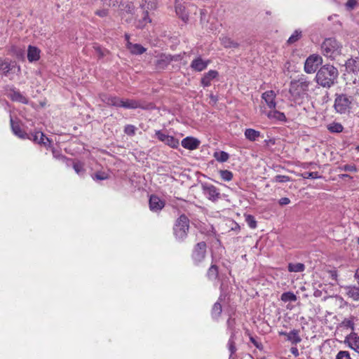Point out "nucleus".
<instances>
[{"mask_svg":"<svg viewBox=\"0 0 359 359\" xmlns=\"http://www.w3.org/2000/svg\"><path fill=\"white\" fill-rule=\"evenodd\" d=\"M95 13V15H98L100 18H104L108 15L109 11H108V9L103 8V9L97 10Z\"/></svg>","mask_w":359,"mask_h":359,"instance_id":"obj_52","label":"nucleus"},{"mask_svg":"<svg viewBox=\"0 0 359 359\" xmlns=\"http://www.w3.org/2000/svg\"><path fill=\"white\" fill-rule=\"evenodd\" d=\"M53 156L56 158H61V159H65V157L60 155V154H57L55 150H53Z\"/></svg>","mask_w":359,"mask_h":359,"instance_id":"obj_59","label":"nucleus"},{"mask_svg":"<svg viewBox=\"0 0 359 359\" xmlns=\"http://www.w3.org/2000/svg\"><path fill=\"white\" fill-rule=\"evenodd\" d=\"M17 63L9 58L0 57V74L8 76L16 68Z\"/></svg>","mask_w":359,"mask_h":359,"instance_id":"obj_8","label":"nucleus"},{"mask_svg":"<svg viewBox=\"0 0 359 359\" xmlns=\"http://www.w3.org/2000/svg\"><path fill=\"white\" fill-rule=\"evenodd\" d=\"M125 39L126 41V44H128V42H130V35L128 34H125Z\"/></svg>","mask_w":359,"mask_h":359,"instance_id":"obj_62","label":"nucleus"},{"mask_svg":"<svg viewBox=\"0 0 359 359\" xmlns=\"http://www.w3.org/2000/svg\"><path fill=\"white\" fill-rule=\"evenodd\" d=\"M358 4L356 0H348L345 4L346 8L348 11L353 10Z\"/></svg>","mask_w":359,"mask_h":359,"instance_id":"obj_51","label":"nucleus"},{"mask_svg":"<svg viewBox=\"0 0 359 359\" xmlns=\"http://www.w3.org/2000/svg\"><path fill=\"white\" fill-rule=\"evenodd\" d=\"M301 176L304 179H318L320 177L318 172H304L301 174Z\"/></svg>","mask_w":359,"mask_h":359,"instance_id":"obj_46","label":"nucleus"},{"mask_svg":"<svg viewBox=\"0 0 359 359\" xmlns=\"http://www.w3.org/2000/svg\"><path fill=\"white\" fill-rule=\"evenodd\" d=\"M280 299L284 302H295L297 300V297L293 292H287L282 294Z\"/></svg>","mask_w":359,"mask_h":359,"instance_id":"obj_37","label":"nucleus"},{"mask_svg":"<svg viewBox=\"0 0 359 359\" xmlns=\"http://www.w3.org/2000/svg\"><path fill=\"white\" fill-rule=\"evenodd\" d=\"M203 191L206 197L212 201H216L220 198L221 194L219 189L212 184H203Z\"/></svg>","mask_w":359,"mask_h":359,"instance_id":"obj_10","label":"nucleus"},{"mask_svg":"<svg viewBox=\"0 0 359 359\" xmlns=\"http://www.w3.org/2000/svg\"><path fill=\"white\" fill-rule=\"evenodd\" d=\"M219 175L221 178L226 182H229L233 179V173L228 170H219Z\"/></svg>","mask_w":359,"mask_h":359,"instance_id":"obj_40","label":"nucleus"},{"mask_svg":"<svg viewBox=\"0 0 359 359\" xmlns=\"http://www.w3.org/2000/svg\"><path fill=\"white\" fill-rule=\"evenodd\" d=\"M10 97L14 100L18 101L22 103H27V98L23 96L20 92L18 91H12L10 93Z\"/></svg>","mask_w":359,"mask_h":359,"instance_id":"obj_31","label":"nucleus"},{"mask_svg":"<svg viewBox=\"0 0 359 359\" xmlns=\"http://www.w3.org/2000/svg\"><path fill=\"white\" fill-rule=\"evenodd\" d=\"M144 3L141 4L143 11L153 10L156 8V0H144Z\"/></svg>","mask_w":359,"mask_h":359,"instance_id":"obj_35","label":"nucleus"},{"mask_svg":"<svg viewBox=\"0 0 359 359\" xmlns=\"http://www.w3.org/2000/svg\"><path fill=\"white\" fill-rule=\"evenodd\" d=\"M345 294L354 301H359V287L355 286H346L344 287Z\"/></svg>","mask_w":359,"mask_h":359,"instance_id":"obj_21","label":"nucleus"},{"mask_svg":"<svg viewBox=\"0 0 359 359\" xmlns=\"http://www.w3.org/2000/svg\"><path fill=\"white\" fill-rule=\"evenodd\" d=\"M355 278L357 280V281L359 283V269H358L355 273Z\"/></svg>","mask_w":359,"mask_h":359,"instance_id":"obj_60","label":"nucleus"},{"mask_svg":"<svg viewBox=\"0 0 359 359\" xmlns=\"http://www.w3.org/2000/svg\"><path fill=\"white\" fill-rule=\"evenodd\" d=\"M108 176L104 172H97L93 177L94 180H103L107 179Z\"/></svg>","mask_w":359,"mask_h":359,"instance_id":"obj_55","label":"nucleus"},{"mask_svg":"<svg viewBox=\"0 0 359 359\" xmlns=\"http://www.w3.org/2000/svg\"><path fill=\"white\" fill-rule=\"evenodd\" d=\"M29 137H30L28 138L29 140H31L38 144H43L44 146H47L48 144H50L49 139L46 137L42 132L39 131L34 134L29 135Z\"/></svg>","mask_w":359,"mask_h":359,"instance_id":"obj_16","label":"nucleus"},{"mask_svg":"<svg viewBox=\"0 0 359 359\" xmlns=\"http://www.w3.org/2000/svg\"><path fill=\"white\" fill-rule=\"evenodd\" d=\"M103 1V4L107 6H116L118 4V0H102Z\"/></svg>","mask_w":359,"mask_h":359,"instance_id":"obj_53","label":"nucleus"},{"mask_svg":"<svg viewBox=\"0 0 359 359\" xmlns=\"http://www.w3.org/2000/svg\"><path fill=\"white\" fill-rule=\"evenodd\" d=\"M304 269L305 266L302 263H290L288 264V271L290 272H302L304 271Z\"/></svg>","mask_w":359,"mask_h":359,"instance_id":"obj_34","label":"nucleus"},{"mask_svg":"<svg viewBox=\"0 0 359 359\" xmlns=\"http://www.w3.org/2000/svg\"><path fill=\"white\" fill-rule=\"evenodd\" d=\"M336 359H351L350 354L346 351H340L336 355Z\"/></svg>","mask_w":359,"mask_h":359,"instance_id":"obj_50","label":"nucleus"},{"mask_svg":"<svg viewBox=\"0 0 359 359\" xmlns=\"http://www.w3.org/2000/svg\"><path fill=\"white\" fill-rule=\"evenodd\" d=\"M339 75L338 70L332 65H323L318 71L316 79L317 83L324 88H330L335 83Z\"/></svg>","mask_w":359,"mask_h":359,"instance_id":"obj_1","label":"nucleus"},{"mask_svg":"<svg viewBox=\"0 0 359 359\" xmlns=\"http://www.w3.org/2000/svg\"><path fill=\"white\" fill-rule=\"evenodd\" d=\"M327 129L331 133H341L342 132L344 127L339 123H332L327 126Z\"/></svg>","mask_w":359,"mask_h":359,"instance_id":"obj_39","label":"nucleus"},{"mask_svg":"<svg viewBox=\"0 0 359 359\" xmlns=\"http://www.w3.org/2000/svg\"><path fill=\"white\" fill-rule=\"evenodd\" d=\"M134 8H135V7H134L133 4L131 2H129L125 5L123 10L126 11L127 13H133Z\"/></svg>","mask_w":359,"mask_h":359,"instance_id":"obj_54","label":"nucleus"},{"mask_svg":"<svg viewBox=\"0 0 359 359\" xmlns=\"http://www.w3.org/2000/svg\"><path fill=\"white\" fill-rule=\"evenodd\" d=\"M155 136L158 140L164 143L169 135L162 130H156L155 133Z\"/></svg>","mask_w":359,"mask_h":359,"instance_id":"obj_48","label":"nucleus"},{"mask_svg":"<svg viewBox=\"0 0 359 359\" xmlns=\"http://www.w3.org/2000/svg\"><path fill=\"white\" fill-rule=\"evenodd\" d=\"M201 142L196 137H187L184 138L182 142V146L187 149L189 150H194L198 148L200 146Z\"/></svg>","mask_w":359,"mask_h":359,"instance_id":"obj_11","label":"nucleus"},{"mask_svg":"<svg viewBox=\"0 0 359 359\" xmlns=\"http://www.w3.org/2000/svg\"><path fill=\"white\" fill-rule=\"evenodd\" d=\"M290 352L295 356V357H297L299 356V350L297 347H292L290 348Z\"/></svg>","mask_w":359,"mask_h":359,"instance_id":"obj_58","label":"nucleus"},{"mask_svg":"<svg viewBox=\"0 0 359 359\" xmlns=\"http://www.w3.org/2000/svg\"><path fill=\"white\" fill-rule=\"evenodd\" d=\"M10 121L12 131L16 136L21 139L30 138L29 135L21 129L18 123L14 122L12 118Z\"/></svg>","mask_w":359,"mask_h":359,"instance_id":"obj_18","label":"nucleus"},{"mask_svg":"<svg viewBox=\"0 0 359 359\" xmlns=\"http://www.w3.org/2000/svg\"><path fill=\"white\" fill-rule=\"evenodd\" d=\"M179 1L180 0H176V13L184 22H187L189 20V15L185 11V7L180 4H178Z\"/></svg>","mask_w":359,"mask_h":359,"instance_id":"obj_26","label":"nucleus"},{"mask_svg":"<svg viewBox=\"0 0 359 359\" xmlns=\"http://www.w3.org/2000/svg\"><path fill=\"white\" fill-rule=\"evenodd\" d=\"M41 50L36 46L29 45L27 48V59L29 62H33L40 59Z\"/></svg>","mask_w":359,"mask_h":359,"instance_id":"obj_17","label":"nucleus"},{"mask_svg":"<svg viewBox=\"0 0 359 359\" xmlns=\"http://www.w3.org/2000/svg\"><path fill=\"white\" fill-rule=\"evenodd\" d=\"M222 306L219 302H216L214 304L212 309V316L214 318H217L222 313Z\"/></svg>","mask_w":359,"mask_h":359,"instance_id":"obj_41","label":"nucleus"},{"mask_svg":"<svg viewBox=\"0 0 359 359\" xmlns=\"http://www.w3.org/2000/svg\"><path fill=\"white\" fill-rule=\"evenodd\" d=\"M342 46L334 38L326 39L321 45L323 54L330 58L339 55Z\"/></svg>","mask_w":359,"mask_h":359,"instance_id":"obj_4","label":"nucleus"},{"mask_svg":"<svg viewBox=\"0 0 359 359\" xmlns=\"http://www.w3.org/2000/svg\"><path fill=\"white\" fill-rule=\"evenodd\" d=\"M353 97L344 93L335 94L334 108L340 114L349 113L353 104Z\"/></svg>","mask_w":359,"mask_h":359,"instance_id":"obj_3","label":"nucleus"},{"mask_svg":"<svg viewBox=\"0 0 359 359\" xmlns=\"http://www.w3.org/2000/svg\"><path fill=\"white\" fill-rule=\"evenodd\" d=\"M228 347H229V350L231 353V354H230V358H231L232 356V355L233 353H235V352L236 351V345H235L234 337H233V332L231 333V337L229 338V340L228 342Z\"/></svg>","mask_w":359,"mask_h":359,"instance_id":"obj_42","label":"nucleus"},{"mask_svg":"<svg viewBox=\"0 0 359 359\" xmlns=\"http://www.w3.org/2000/svg\"><path fill=\"white\" fill-rule=\"evenodd\" d=\"M221 43L226 48H236L239 46V44L232 40L231 38L228 36H222L220 38Z\"/></svg>","mask_w":359,"mask_h":359,"instance_id":"obj_28","label":"nucleus"},{"mask_svg":"<svg viewBox=\"0 0 359 359\" xmlns=\"http://www.w3.org/2000/svg\"><path fill=\"white\" fill-rule=\"evenodd\" d=\"M302 31L299 29L295 30L293 34L290 36V38L287 40L288 44H293L295 42H297L299 39L302 37Z\"/></svg>","mask_w":359,"mask_h":359,"instance_id":"obj_38","label":"nucleus"},{"mask_svg":"<svg viewBox=\"0 0 359 359\" xmlns=\"http://www.w3.org/2000/svg\"><path fill=\"white\" fill-rule=\"evenodd\" d=\"M206 248L207 245L205 242H200L194 245L191 254V259L194 264L198 265L204 260L206 255Z\"/></svg>","mask_w":359,"mask_h":359,"instance_id":"obj_6","label":"nucleus"},{"mask_svg":"<svg viewBox=\"0 0 359 359\" xmlns=\"http://www.w3.org/2000/svg\"><path fill=\"white\" fill-rule=\"evenodd\" d=\"M323 62L322 57L318 55H310L305 62L304 64V71L307 74L314 73L319 65H320Z\"/></svg>","mask_w":359,"mask_h":359,"instance_id":"obj_7","label":"nucleus"},{"mask_svg":"<svg viewBox=\"0 0 359 359\" xmlns=\"http://www.w3.org/2000/svg\"><path fill=\"white\" fill-rule=\"evenodd\" d=\"M344 342L347 344L351 348L356 352H359V336H358L356 333L352 332L346 336Z\"/></svg>","mask_w":359,"mask_h":359,"instance_id":"obj_13","label":"nucleus"},{"mask_svg":"<svg viewBox=\"0 0 359 359\" xmlns=\"http://www.w3.org/2000/svg\"><path fill=\"white\" fill-rule=\"evenodd\" d=\"M290 177H288V176H286V175H276L272 180L271 181L273 182H279V183H283V182H290Z\"/></svg>","mask_w":359,"mask_h":359,"instance_id":"obj_44","label":"nucleus"},{"mask_svg":"<svg viewBox=\"0 0 359 359\" xmlns=\"http://www.w3.org/2000/svg\"><path fill=\"white\" fill-rule=\"evenodd\" d=\"M346 69L348 72L359 73V59L358 57L348 59L346 62Z\"/></svg>","mask_w":359,"mask_h":359,"instance_id":"obj_20","label":"nucleus"},{"mask_svg":"<svg viewBox=\"0 0 359 359\" xmlns=\"http://www.w3.org/2000/svg\"><path fill=\"white\" fill-rule=\"evenodd\" d=\"M164 144L170 147L171 148L176 149L178 147L180 142L179 140L176 139L173 136L169 135L165 140Z\"/></svg>","mask_w":359,"mask_h":359,"instance_id":"obj_36","label":"nucleus"},{"mask_svg":"<svg viewBox=\"0 0 359 359\" xmlns=\"http://www.w3.org/2000/svg\"><path fill=\"white\" fill-rule=\"evenodd\" d=\"M339 176H340L341 178L349 177V175H346V174H343V175H341Z\"/></svg>","mask_w":359,"mask_h":359,"instance_id":"obj_63","label":"nucleus"},{"mask_svg":"<svg viewBox=\"0 0 359 359\" xmlns=\"http://www.w3.org/2000/svg\"><path fill=\"white\" fill-rule=\"evenodd\" d=\"M137 128L133 125H126L124 128V133L129 136H134L136 133Z\"/></svg>","mask_w":359,"mask_h":359,"instance_id":"obj_43","label":"nucleus"},{"mask_svg":"<svg viewBox=\"0 0 359 359\" xmlns=\"http://www.w3.org/2000/svg\"><path fill=\"white\" fill-rule=\"evenodd\" d=\"M149 208L153 212H158L163 209L165 203L157 196L151 195L149 198Z\"/></svg>","mask_w":359,"mask_h":359,"instance_id":"obj_14","label":"nucleus"},{"mask_svg":"<svg viewBox=\"0 0 359 359\" xmlns=\"http://www.w3.org/2000/svg\"><path fill=\"white\" fill-rule=\"evenodd\" d=\"M245 137L250 141H256L260 136V132L252 128H248L245 130Z\"/></svg>","mask_w":359,"mask_h":359,"instance_id":"obj_27","label":"nucleus"},{"mask_svg":"<svg viewBox=\"0 0 359 359\" xmlns=\"http://www.w3.org/2000/svg\"><path fill=\"white\" fill-rule=\"evenodd\" d=\"M245 222L251 229H255L257 227V222L252 215H247L245 217Z\"/></svg>","mask_w":359,"mask_h":359,"instance_id":"obj_47","label":"nucleus"},{"mask_svg":"<svg viewBox=\"0 0 359 359\" xmlns=\"http://www.w3.org/2000/svg\"><path fill=\"white\" fill-rule=\"evenodd\" d=\"M172 57L167 55H161L156 60V65L158 69L165 68L172 61Z\"/></svg>","mask_w":359,"mask_h":359,"instance_id":"obj_25","label":"nucleus"},{"mask_svg":"<svg viewBox=\"0 0 359 359\" xmlns=\"http://www.w3.org/2000/svg\"><path fill=\"white\" fill-rule=\"evenodd\" d=\"M219 75L218 72L216 70H210L204 74L201 79V84L204 87L210 86L212 81L217 77Z\"/></svg>","mask_w":359,"mask_h":359,"instance_id":"obj_19","label":"nucleus"},{"mask_svg":"<svg viewBox=\"0 0 359 359\" xmlns=\"http://www.w3.org/2000/svg\"><path fill=\"white\" fill-rule=\"evenodd\" d=\"M309 85L310 82L303 78L291 81L289 90L291 100L300 104L309 90Z\"/></svg>","mask_w":359,"mask_h":359,"instance_id":"obj_2","label":"nucleus"},{"mask_svg":"<svg viewBox=\"0 0 359 359\" xmlns=\"http://www.w3.org/2000/svg\"><path fill=\"white\" fill-rule=\"evenodd\" d=\"M148 22H151V19L149 18L147 11H144V16L141 20H138L135 26L138 29H142Z\"/></svg>","mask_w":359,"mask_h":359,"instance_id":"obj_33","label":"nucleus"},{"mask_svg":"<svg viewBox=\"0 0 359 359\" xmlns=\"http://www.w3.org/2000/svg\"><path fill=\"white\" fill-rule=\"evenodd\" d=\"M126 48L132 54L134 55H141L146 51V48H144L142 45L138 43H132L131 42H128V43L126 44Z\"/></svg>","mask_w":359,"mask_h":359,"instance_id":"obj_24","label":"nucleus"},{"mask_svg":"<svg viewBox=\"0 0 359 359\" xmlns=\"http://www.w3.org/2000/svg\"><path fill=\"white\" fill-rule=\"evenodd\" d=\"M235 320L234 319H231V318H229L228 320H227V327L229 330H231V334L233 332L234 334V330H233V327L235 325Z\"/></svg>","mask_w":359,"mask_h":359,"instance_id":"obj_56","label":"nucleus"},{"mask_svg":"<svg viewBox=\"0 0 359 359\" xmlns=\"http://www.w3.org/2000/svg\"><path fill=\"white\" fill-rule=\"evenodd\" d=\"M213 156L217 161L221 163L227 161L229 158V154L223 151L215 152Z\"/></svg>","mask_w":359,"mask_h":359,"instance_id":"obj_32","label":"nucleus"},{"mask_svg":"<svg viewBox=\"0 0 359 359\" xmlns=\"http://www.w3.org/2000/svg\"><path fill=\"white\" fill-rule=\"evenodd\" d=\"M189 229V218L184 215H180L173 226V233L175 238L180 241H184L187 236Z\"/></svg>","mask_w":359,"mask_h":359,"instance_id":"obj_5","label":"nucleus"},{"mask_svg":"<svg viewBox=\"0 0 359 359\" xmlns=\"http://www.w3.org/2000/svg\"><path fill=\"white\" fill-rule=\"evenodd\" d=\"M299 330H293L290 332H281L280 334L285 335L287 340L292 342V344H297L301 342L302 338L299 336Z\"/></svg>","mask_w":359,"mask_h":359,"instance_id":"obj_22","label":"nucleus"},{"mask_svg":"<svg viewBox=\"0 0 359 359\" xmlns=\"http://www.w3.org/2000/svg\"><path fill=\"white\" fill-rule=\"evenodd\" d=\"M276 97V94L273 90H267L264 92L262 98L264 100L268 107L271 109H273L276 108V102L275 101Z\"/></svg>","mask_w":359,"mask_h":359,"instance_id":"obj_12","label":"nucleus"},{"mask_svg":"<svg viewBox=\"0 0 359 359\" xmlns=\"http://www.w3.org/2000/svg\"><path fill=\"white\" fill-rule=\"evenodd\" d=\"M340 170H344L346 172H354L357 171L356 166L354 164H346L339 167Z\"/></svg>","mask_w":359,"mask_h":359,"instance_id":"obj_45","label":"nucleus"},{"mask_svg":"<svg viewBox=\"0 0 359 359\" xmlns=\"http://www.w3.org/2000/svg\"><path fill=\"white\" fill-rule=\"evenodd\" d=\"M116 107H122L127 109H135L138 108L143 109L142 102L137 100L123 99L118 97V101Z\"/></svg>","mask_w":359,"mask_h":359,"instance_id":"obj_9","label":"nucleus"},{"mask_svg":"<svg viewBox=\"0 0 359 359\" xmlns=\"http://www.w3.org/2000/svg\"><path fill=\"white\" fill-rule=\"evenodd\" d=\"M250 341H252V343H253V344L257 347V348H259V346L258 344V343L255 341V339H254L252 337L250 338Z\"/></svg>","mask_w":359,"mask_h":359,"instance_id":"obj_61","label":"nucleus"},{"mask_svg":"<svg viewBox=\"0 0 359 359\" xmlns=\"http://www.w3.org/2000/svg\"><path fill=\"white\" fill-rule=\"evenodd\" d=\"M267 116L270 119H276L278 121L285 120V114L282 112L275 110L274 109H271L270 111L267 113Z\"/></svg>","mask_w":359,"mask_h":359,"instance_id":"obj_29","label":"nucleus"},{"mask_svg":"<svg viewBox=\"0 0 359 359\" xmlns=\"http://www.w3.org/2000/svg\"><path fill=\"white\" fill-rule=\"evenodd\" d=\"M73 168L78 175H82L84 172L83 165L80 162L74 163L73 165Z\"/></svg>","mask_w":359,"mask_h":359,"instance_id":"obj_49","label":"nucleus"},{"mask_svg":"<svg viewBox=\"0 0 359 359\" xmlns=\"http://www.w3.org/2000/svg\"><path fill=\"white\" fill-rule=\"evenodd\" d=\"M100 99L102 102L109 106L117 107L118 101V97L117 96H112L102 93L100 95Z\"/></svg>","mask_w":359,"mask_h":359,"instance_id":"obj_23","label":"nucleus"},{"mask_svg":"<svg viewBox=\"0 0 359 359\" xmlns=\"http://www.w3.org/2000/svg\"><path fill=\"white\" fill-rule=\"evenodd\" d=\"M207 276L209 280H216L218 277V267L215 264L211 265L208 270Z\"/></svg>","mask_w":359,"mask_h":359,"instance_id":"obj_30","label":"nucleus"},{"mask_svg":"<svg viewBox=\"0 0 359 359\" xmlns=\"http://www.w3.org/2000/svg\"><path fill=\"white\" fill-rule=\"evenodd\" d=\"M209 63V60H203L201 57H198L191 62L190 67L194 71L202 72L207 68Z\"/></svg>","mask_w":359,"mask_h":359,"instance_id":"obj_15","label":"nucleus"},{"mask_svg":"<svg viewBox=\"0 0 359 359\" xmlns=\"http://www.w3.org/2000/svg\"><path fill=\"white\" fill-rule=\"evenodd\" d=\"M356 149L359 151V145L356 147Z\"/></svg>","mask_w":359,"mask_h":359,"instance_id":"obj_64","label":"nucleus"},{"mask_svg":"<svg viewBox=\"0 0 359 359\" xmlns=\"http://www.w3.org/2000/svg\"><path fill=\"white\" fill-rule=\"evenodd\" d=\"M278 203L280 205H285L289 204L290 203V200L289 198L283 197L279 200Z\"/></svg>","mask_w":359,"mask_h":359,"instance_id":"obj_57","label":"nucleus"}]
</instances>
